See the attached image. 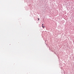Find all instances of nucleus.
Segmentation results:
<instances>
[{
	"instance_id": "nucleus-1",
	"label": "nucleus",
	"mask_w": 74,
	"mask_h": 74,
	"mask_svg": "<svg viewBox=\"0 0 74 74\" xmlns=\"http://www.w3.org/2000/svg\"><path fill=\"white\" fill-rule=\"evenodd\" d=\"M42 27H45V26L44 25V24H43L42 25Z\"/></svg>"
},
{
	"instance_id": "nucleus-2",
	"label": "nucleus",
	"mask_w": 74,
	"mask_h": 74,
	"mask_svg": "<svg viewBox=\"0 0 74 74\" xmlns=\"http://www.w3.org/2000/svg\"><path fill=\"white\" fill-rule=\"evenodd\" d=\"M38 21H39V18H38Z\"/></svg>"
}]
</instances>
